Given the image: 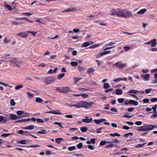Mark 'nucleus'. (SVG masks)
I'll list each match as a JSON object with an SVG mask.
<instances>
[{"instance_id":"52","label":"nucleus","mask_w":157,"mask_h":157,"mask_svg":"<svg viewBox=\"0 0 157 157\" xmlns=\"http://www.w3.org/2000/svg\"><path fill=\"white\" fill-rule=\"evenodd\" d=\"M76 146L78 149H80L82 147V144L81 143H79Z\"/></svg>"},{"instance_id":"17","label":"nucleus","mask_w":157,"mask_h":157,"mask_svg":"<svg viewBox=\"0 0 157 157\" xmlns=\"http://www.w3.org/2000/svg\"><path fill=\"white\" fill-rule=\"evenodd\" d=\"M129 103V104H132L135 106L137 105L138 103V101H134L133 100H130Z\"/></svg>"},{"instance_id":"6","label":"nucleus","mask_w":157,"mask_h":157,"mask_svg":"<svg viewBox=\"0 0 157 157\" xmlns=\"http://www.w3.org/2000/svg\"><path fill=\"white\" fill-rule=\"evenodd\" d=\"M144 129H146L145 131H148L149 130H153L155 128L156 125H153L151 124H149V125H144Z\"/></svg>"},{"instance_id":"32","label":"nucleus","mask_w":157,"mask_h":157,"mask_svg":"<svg viewBox=\"0 0 157 157\" xmlns=\"http://www.w3.org/2000/svg\"><path fill=\"white\" fill-rule=\"evenodd\" d=\"M63 139L61 138H59L55 139V142L56 143L59 144L60 143V141L62 140Z\"/></svg>"},{"instance_id":"61","label":"nucleus","mask_w":157,"mask_h":157,"mask_svg":"<svg viewBox=\"0 0 157 157\" xmlns=\"http://www.w3.org/2000/svg\"><path fill=\"white\" fill-rule=\"evenodd\" d=\"M36 121L38 123H43L44 122V121L42 119H37Z\"/></svg>"},{"instance_id":"20","label":"nucleus","mask_w":157,"mask_h":157,"mask_svg":"<svg viewBox=\"0 0 157 157\" xmlns=\"http://www.w3.org/2000/svg\"><path fill=\"white\" fill-rule=\"evenodd\" d=\"M122 91L120 89H118L116 90L115 93L117 95H121L122 94Z\"/></svg>"},{"instance_id":"49","label":"nucleus","mask_w":157,"mask_h":157,"mask_svg":"<svg viewBox=\"0 0 157 157\" xmlns=\"http://www.w3.org/2000/svg\"><path fill=\"white\" fill-rule=\"evenodd\" d=\"M98 44H95L93 46H90L88 48H90V49H92L94 48H96L98 46Z\"/></svg>"},{"instance_id":"11","label":"nucleus","mask_w":157,"mask_h":157,"mask_svg":"<svg viewBox=\"0 0 157 157\" xmlns=\"http://www.w3.org/2000/svg\"><path fill=\"white\" fill-rule=\"evenodd\" d=\"M7 121V118L3 116H0V122L5 123Z\"/></svg>"},{"instance_id":"28","label":"nucleus","mask_w":157,"mask_h":157,"mask_svg":"<svg viewBox=\"0 0 157 157\" xmlns=\"http://www.w3.org/2000/svg\"><path fill=\"white\" fill-rule=\"evenodd\" d=\"M90 45V44L89 42H86L83 43L81 45V47L82 48L86 47Z\"/></svg>"},{"instance_id":"48","label":"nucleus","mask_w":157,"mask_h":157,"mask_svg":"<svg viewBox=\"0 0 157 157\" xmlns=\"http://www.w3.org/2000/svg\"><path fill=\"white\" fill-rule=\"evenodd\" d=\"M10 103L12 106H14L15 104V102L13 99H11L10 101Z\"/></svg>"},{"instance_id":"50","label":"nucleus","mask_w":157,"mask_h":157,"mask_svg":"<svg viewBox=\"0 0 157 157\" xmlns=\"http://www.w3.org/2000/svg\"><path fill=\"white\" fill-rule=\"evenodd\" d=\"M93 121L95 122L97 124H99L101 123L100 119L99 120L94 119Z\"/></svg>"},{"instance_id":"9","label":"nucleus","mask_w":157,"mask_h":157,"mask_svg":"<svg viewBox=\"0 0 157 157\" xmlns=\"http://www.w3.org/2000/svg\"><path fill=\"white\" fill-rule=\"evenodd\" d=\"M86 118H83L82 120V121L86 123H89L92 122V118H89L88 116H85Z\"/></svg>"},{"instance_id":"59","label":"nucleus","mask_w":157,"mask_h":157,"mask_svg":"<svg viewBox=\"0 0 157 157\" xmlns=\"http://www.w3.org/2000/svg\"><path fill=\"white\" fill-rule=\"evenodd\" d=\"M113 146V144H110L106 146L105 147V148L108 149L109 148H112Z\"/></svg>"},{"instance_id":"15","label":"nucleus","mask_w":157,"mask_h":157,"mask_svg":"<svg viewBox=\"0 0 157 157\" xmlns=\"http://www.w3.org/2000/svg\"><path fill=\"white\" fill-rule=\"evenodd\" d=\"M150 75L149 74H146L145 75H141V77L144 78V79L146 81H147L149 78Z\"/></svg>"},{"instance_id":"26","label":"nucleus","mask_w":157,"mask_h":157,"mask_svg":"<svg viewBox=\"0 0 157 157\" xmlns=\"http://www.w3.org/2000/svg\"><path fill=\"white\" fill-rule=\"evenodd\" d=\"M20 147H40V145H32L29 146H20Z\"/></svg>"},{"instance_id":"25","label":"nucleus","mask_w":157,"mask_h":157,"mask_svg":"<svg viewBox=\"0 0 157 157\" xmlns=\"http://www.w3.org/2000/svg\"><path fill=\"white\" fill-rule=\"evenodd\" d=\"M27 122V119H23L22 120H18L17 121H15L14 122V123H22L25 122Z\"/></svg>"},{"instance_id":"8","label":"nucleus","mask_w":157,"mask_h":157,"mask_svg":"<svg viewBox=\"0 0 157 157\" xmlns=\"http://www.w3.org/2000/svg\"><path fill=\"white\" fill-rule=\"evenodd\" d=\"M45 113H52L55 114H62V113L60 112L58 109L54 110H53L48 111L45 112Z\"/></svg>"},{"instance_id":"33","label":"nucleus","mask_w":157,"mask_h":157,"mask_svg":"<svg viewBox=\"0 0 157 157\" xmlns=\"http://www.w3.org/2000/svg\"><path fill=\"white\" fill-rule=\"evenodd\" d=\"M42 131H39L37 132L38 134H45L47 133V130L45 129H41Z\"/></svg>"},{"instance_id":"7","label":"nucleus","mask_w":157,"mask_h":157,"mask_svg":"<svg viewBox=\"0 0 157 157\" xmlns=\"http://www.w3.org/2000/svg\"><path fill=\"white\" fill-rule=\"evenodd\" d=\"M17 35L22 38H25L28 36V34L27 31H26L19 33L17 34Z\"/></svg>"},{"instance_id":"24","label":"nucleus","mask_w":157,"mask_h":157,"mask_svg":"<svg viewBox=\"0 0 157 157\" xmlns=\"http://www.w3.org/2000/svg\"><path fill=\"white\" fill-rule=\"evenodd\" d=\"M153 112L154 114L151 115L150 117L151 118H156L157 117V112L156 111H155L153 112H149V113H151Z\"/></svg>"},{"instance_id":"40","label":"nucleus","mask_w":157,"mask_h":157,"mask_svg":"<svg viewBox=\"0 0 157 157\" xmlns=\"http://www.w3.org/2000/svg\"><path fill=\"white\" fill-rule=\"evenodd\" d=\"M70 64L72 66H76L78 65V63L76 62L72 61L70 63Z\"/></svg>"},{"instance_id":"16","label":"nucleus","mask_w":157,"mask_h":157,"mask_svg":"<svg viewBox=\"0 0 157 157\" xmlns=\"http://www.w3.org/2000/svg\"><path fill=\"white\" fill-rule=\"evenodd\" d=\"M140 91L137 90H131L128 92V93H133L136 94L137 93H139Z\"/></svg>"},{"instance_id":"63","label":"nucleus","mask_w":157,"mask_h":157,"mask_svg":"<svg viewBox=\"0 0 157 157\" xmlns=\"http://www.w3.org/2000/svg\"><path fill=\"white\" fill-rule=\"evenodd\" d=\"M123 48L124 51H127L130 49V47L128 46H125Z\"/></svg>"},{"instance_id":"31","label":"nucleus","mask_w":157,"mask_h":157,"mask_svg":"<svg viewBox=\"0 0 157 157\" xmlns=\"http://www.w3.org/2000/svg\"><path fill=\"white\" fill-rule=\"evenodd\" d=\"M65 74L63 73L58 75L57 78L58 79L60 80L65 75Z\"/></svg>"},{"instance_id":"14","label":"nucleus","mask_w":157,"mask_h":157,"mask_svg":"<svg viewBox=\"0 0 157 157\" xmlns=\"http://www.w3.org/2000/svg\"><path fill=\"white\" fill-rule=\"evenodd\" d=\"M95 70L93 67L89 68L87 70L86 73L88 74H90L95 71Z\"/></svg>"},{"instance_id":"58","label":"nucleus","mask_w":157,"mask_h":157,"mask_svg":"<svg viewBox=\"0 0 157 157\" xmlns=\"http://www.w3.org/2000/svg\"><path fill=\"white\" fill-rule=\"evenodd\" d=\"M115 44V42H114L113 41H111L110 42L105 44L106 46H109L110 45H112Z\"/></svg>"},{"instance_id":"21","label":"nucleus","mask_w":157,"mask_h":157,"mask_svg":"<svg viewBox=\"0 0 157 157\" xmlns=\"http://www.w3.org/2000/svg\"><path fill=\"white\" fill-rule=\"evenodd\" d=\"M151 47H153L155 46L156 44V40L155 39H153L150 41Z\"/></svg>"},{"instance_id":"38","label":"nucleus","mask_w":157,"mask_h":157,"mask_svg":"<svg viewBox=\"0 0 157 157\" xmlns=\"http://www.w3.org/2000/svg\"><path fill=\"white\" fill-rule=\"evenodd\" d=\"M76 149V147L75 146H72L68 147V149L69 151H72Z\"/></svg>"},{"instance_id":"44","label":"nucleus","mask_w":157,"mask_h":157,"mask_svg":"<svg viewBox=\"0 0 157 157\" xmlns=\"http://www.w3.org/2000/svg\"><path fill=\"white\" fill-rule=\"evenodd\" d=\"M42 99L40 98H37L36 99V101L37 102L41 103L42 101Z\"/></svg>"},{"instance_id":"36","label":"nucleus","mask_w":157,"mask_h":157,"mask_svg":"<svg viewBox=\"0 0 157 157\" xmlns=\"http://www.w3.org/2000/svg\"><path fill=\"white\" fill-rule=\"evenodd\" d=\"M5 7L9 10V11H11L13 10V9H12V7L11 6L9 5H5Z\"/></svg>"},{"instance_id":"3","label":"nucleus","mask_w":157,"mask_h":157,"mask_svg":"<svg viewBox=\"0 0 157 157\" xmlns=\"http://www.w3.org/2000/svg\"><path fill=\"white\" fill-rule=\"evenodd\" d=\"M56 90L64 94L68 93L71 91L69 87H57Z\"/></svg>"},{"instance_id":"18","label":"nucleus","mask_w":157,"mask_h":157,"mask_svg":"<svg viewBox=\"0 0 157 157\" xmlns=\"http://www.w3.org/2000/svg\"><path fill=\"white\" fill-rule=\"evenodd\" d=\"M10 62L12 63L15 64L16 65L18 64L19 63V62L16 61V59H13L12 60H10ZM16 66H18L17 65H16ZM18 67H20V66H18Z\"/></svg>"},{"instance_id":"41","label":"nucleus","mask_w":157,"mask_h":157,"mask_svg":"<svg viewBox=\"0 0 157 157\" xmlns=\"http://www.w3.org/2000/svg\"><path fill=\"white\" fill-rule=\"evenodd\" d=\"M146 143H144L141 144H138L136 145L135 146V147L136 148H140V147H142L143 146L146 144Z\"/></svg>"},{"instance_id":"39","label":"nucleus","mask_w":157,"mask_h":157,"mask_svg":"<svg viewBox=\"0 0 157 157\" xmlns=\"http://www.w3.org/2000/svg\"><path fill=\"white\" fill-rule=\"evenodd\" d=\"M109 135L111 136L114 137L115 136H120V135L119 134L117 133H110L109 134Z\"/></svg>"},{"instance_id":"60","label":"nucleus","mask_w":157,"mask_h":157,"mask_svg":"<svg viewBox=\"0 0 157 157\" xmlns=\"http://www.w3.org/2000/svg\"><path fill=\"white\" fill-rule=\"evenodd\" d=\"M104 128L101 127L97 129L96 130V132L97 133H100L101 132V130L102 128Z\"/></svg>"},{"instance_id":"2","label":"nucleus","mask_w":157,"mask_h":157,"mask_svg":"<svg viewBox=\"0 0 157 157\" xmlns=\"http://www.w3.org/2000/svg\"><path fill=\"white\" fill-rule=\"evenodd\" d=\"M94 104L93 102H89L84 101H79L77 104H75L76 107L78 108L80 107L85 108L88 109L91 107Z\"/></svg>"},{"instance_id":"1","label":"nucleus","mask_w":157,"mask_h":157,"mask_svg":"<svg viewBox=\"0 0 157 157\" xmlns=\"http://www.w3.org/2000/svg\"><path fill=\"white\" fill-rule=\"evenodd\" d=\"M117 11L118 16L123 17L125 18H128L130 17H133L132 13L129 11L121 9H118Z\"/></svg>"},{"instance_id":"64","label":"nucleus","mask_w":157,"mask_h":157,"mask_svg":"<svg viewBox=\"0 0 157 157\" xmlns=\"http://www.w3.org/2000/svg\"><path fill=\"white\" fill-rule=\"evenodd\" d=\"M157 101V98H154L150 100V101L151 102H155Z\"/></svg>"},{"instance_id":"62","label":"nucleus","mask_w":157,"mask_h":157,"mask_svg":"<svg viewBox=\"0 0 157 157\" xmlns=\"http://www.w3.org/2000/svg\"><path fill=\"white\" fill-rule=\"evenodd\" d=\"M149 101V100L147 98H145L143 100V102L144 103H147Z\"/></svg>"},{"instance_id":"19","label":"nucleus","mask_w":157,"mask_h":157,"mask_svg":"<svg viewBox=\"0 0 157 157\" xmlns=\"http://www.w3.org/2000/svg\"><path fill=\"white\" fill-rule=\"evenodd\" d=\"M117 10L113 9L111 11L110 14L111 16L116 15L117 16Z\"/></svg>"},{"instance_id":"56","label":"nucleus","mask_w":157,"mask_h":157,"mask_svg":"<svg viewBox=\"0 0 157 157\" xmlns=\"http://www.w3.org/2000/svg\"><path fill=\"white\" fill-rule=\"evenodd\" d=\"M133 116V115H128L127 114H125L122 117H126V118H131Z\"/></svg>"},{"instance_id":"12","label":"nucleus","mask_w":157,"mask_h":157,"mask_svg":"<svg viewBox=\"0 0 157 157\" xmlns=\"http://www.w3.org/2000/svg\"><path fill=\"white\" fill-rule=\"evenodd\" d=\"M10 118H11V119L12 120H16L20 118V117H18L15 115L12 114H10Z\"/></svg>"},{"instance_id":"13","label":"nucleus","mask_w":157,"mask_h":157,"mask_svg":"<svg viewBox=\"0 0 157 157\" xmlns=\"http://www.w3.org/2000/svg\"><path fill=\"white\" fill-rule=\"evenodd\" d=\"M34 125H31L26 127H23L22 128L24 129L32 130L34 128Z\"/></svg>"},{"instance_id":"10","label":"nucleus","mask_w":157,"mask_h":157,"mask_svg":"<svg viewBox=\"0 0 157 157\" xmlns=\"http://www.w3.org/2000/svg\"><path fill=\"white\" fill-rule=\"evenodd\" d=\"M76 10V8H69L67 9L64 10L62 11L63 13L75 11Z\"/></svg>"},{"instance_id":"42","label":"nucleus","mask_w":157,"mask_h":157,"mask_svg":"<svg viewBox=\"0 0 157 157\" xmlns=\"http://www.w3.org/2000/svg\"><path fill=\"white\" fill-rule=\"evenodd\" d=\"M54 124H55L58 125L59 126V127H61V128H63V127L62 126V124L60 122H54Z\"/></svg>"},{"instance_id":"34","label":"nucleus","mask_w":157,"mask_h":157,"mask_svg":"<svg viewBox=\"0 0 157 157\" xmlns=\"http://www.w3.org/2000/svg\"><path fill=\"white\" fill-rule=\"evenodd\" d=\"M74 79L75 80L74 83L75 84H76L80 80L81 78L74 77Z\"/></svg>"},{"instance_id":"5","label":"nucleus","mask_w":157,"mask_h":157,"mask_svg":"<svg viewBox=\"0 0 157 157\" xmlns=\"http://www.w3.org/2000/svg\"><path fill=\"white\" fill-rule=\"evenodd\" d=\"M113 66L116 67L117 68L119 69H122L126 67V64L122 63V61H121L115 63L113 65Z\"/></svg>"},{"instance_id":"23","label":"nucleus","mask_w":157,"mask_h":157,"mask_svg":"<svg viewBox=\"0 0 157 157\" xmlns=\"http://www.w3.org/2000/svg\"><path fill=\"white\" fill-rule=\"evenodd\" d=\"M137 130L139 131H145V130H146L144 129V125H143L138 127V128L137 129Z\"/></svg>"},{"instance_id":"22","label":"nucleus","mask_w":157,"mask_h":157,"mask_svg":"<svg viewBox=\"0 0 157 157\" xmlns=\"http://www.w3.org/2000/svg\"><path fill=\"white\" fill-rule=\"evenodd\" d=\"M147 11V10L146 9H143L140 10V11L137 12V14H144L145 12Z\"/></svg>"},{"instance_id":"54","label":"nucleus","mask_w":157,"mask_h":157,"mask_svg":"<svg viewBox=\"0 0 157 157\" xmlns=\"http://www.w3.org/2000/svg\"><path fill=\"white\" fill-rule=\"evenodd\" d=\"M27 121H35L36 120V119L35 118L32 117L31 119H27Z\"/></svg>"},{"instance_id":"30","label":"nucleus","mask_w":157,"mask_h":157,"mask_svg":"<svg viewBox=\"0 0 157 157\" xmlns=\"http://www.w3.org/2000/svg\"><path fill=\"white\" fill-rule=\"evenodd\" d=\"M26 94L28 96V98H33L34 96V94H31L29 92H28L26 93Z\"/></svg>"},{"instance_id":"4","label":"nucleus","mask_w":157,"mask_h":157,"mask_svg":"<svg viewBox=\"0 0 157 157\" xmlns=\"http://www.w3.org/2000/svg\"><path fill=\"white\" fill-rule=\"evenodd\" d=\"M56 80V78L54 76H52L46 78L44 80V82L46 85H48L53 83Z\"/></svg>"},{"instance_id":"43","label":"nucleus","mask_w":157,"mask_h":157,"mask_svg":"<svg viewBox=\"0 0 157 157\" xmlns=\"http://www.w3.org/2000/svg\"><path fill=\"white\" fill-rule=\"evenodd\" d=\"M109 86V84L108 83H105L103 85V88L104 89H107Z\"/></svg>"},{"instance_id":"27","label":"nucleus","mask_w":157,"mask_h":157,"mask_svg":"<svg viewBox=\"0 0 157 157\" xmlns=\"http://www.w3.org/2000/svg\"><path fill=\"white\" fill-rule=\"evenodd\" d=\"M29 113L26 112L24 113V112H23V114L20 117V118H23L27 117H28L29 116Z\"/></svg>"},{"instance_id":"37","label":"nucleus","mask_w":157,"mask_h":157,"mask_svg":"<svg viewBox=\"0 0 157 157\" xmlns=\"http://www.w3.org/2000/svg\"><path fill=\"white\" fill-rule=\"evenodd\" d=\"M25 142L29 143V141L28 140H21L19 141V143L23 144H26Z\"/></svg>"},{"instance_id":"57","label":"nucleus","mask_w":157,"mask_h":157,"mask_svg":"<svg viewBox=\"0 0 157 157\" xmlns=\"http://www.w3.org/2000/svg\"><path fill=\"white\" fill-rule=\"evenodd\" d=\"M22 87L23 86L22 85H18L15 87V89L16 90H18L19 89L22 88Z\"/></svg>"},{"instance_id":"53","label":"nucleus","mask_w":157,"mask_h":157,"mask_svg":"<svg viewBox=\"0 0 157 157\" xmlns=\"http://www.w3.org/2000/svg\"><path fill=\"white\" fill-rule=\"evenodd\" d=\"M133 135V133L132 132H129L127 133L124 134V136L125 137H127L129 135L132 136Z\"/></svg>"},{"instance_id":"46","label":"nucleus","mask_w":157,"mask_h":157,"mask_svg":"<svg viewBox=\"0 0 157 157\" xmlns=\"http://www.w3.org/2000/svg\"><path fill=\"white\" fill-rule=\"evenodd\" d=\"M27 32L28 33H30L33 36L35 35L37 33V32H36L31 31H27Z\"/></svg>"},{"instance_id":"29","label":"nucleus","mask_w":157,"mask_h":157,"mask_svg":"<svg viewBox=\"0 0 157 157\" xmlns=\"http://www.w3.org/2000/svg\"><path fill=\"white\" fill-rule=\"evenodd\" d=\"M81 131L83 132H85L86 131L87 129V128L86 126L81 127L80 128Z\"/></svg>"},{"instance_id":"45","label":"nucleus","mask_w":157,"mask_h":157,"mask_svg":"<svg viewBox=\"0 0 157 157\" xmlns=\"http://www.w3.org/2000/svg\"><path fill=\"white\" fill-rule=\"evenodd\" d=\"M81 96L83 98H87L89 95L86 93L81 94Z\"/></svg>"},{"instance_id":"47","label":"nucleus","mask_w":157,"mask_h":157,"mask_svg":"<svg viewBox=\"0 0 157 157\" xmlns=\"http://www.w3.org/2000/svg\"><path fill=\"white\" fill-rule=\"evenodd\" d=\"M23 111L21 110H18L17 112V114L18 115H21L23 113Z\"/></svg>"},{"instance_id":"55","label":"nucleus","mask_w":157,"mask_h":157,"mask_svg":"<svg viewBox=\"0 0 157 157\" xmlns=\"http://www.w3.org/2000/svg\"><path fill=\"white\" fill-rule=\"evenodd\" d=\"M130 95L131 97H133V98H135L136 100H138L139 99V98L137 97L135 95L133 94H130Z\"/></svg>"},{"instance_id":"35","label":"nucleus","mask_w":157,"mask_h":157,"mask_svg":"<svg viewBox=\"0 0 157 157\" xmlns=\"http://www.w3.org/2000/svg\"><path fill=\"white\" fill-rule=\"evenodd\" d=\"M78 70L79 71H83L84 70H85V68H84L82 66H78Z\"/></svg>"},{"instance_id":"51","label":"nucleus","mask_w":157,"mask_h":157,"mask_svg":"<svg viewBox=\"0 0 157 157\" xmlns=\"http://www.w3.org/2000/svg\"><path fill=\"white\" fill-rule=\"evenodd\" d=\"M118 102L120 103H122L124 101V99L123 98H119L118 99Z\"/></svg>"}]
</instances>
